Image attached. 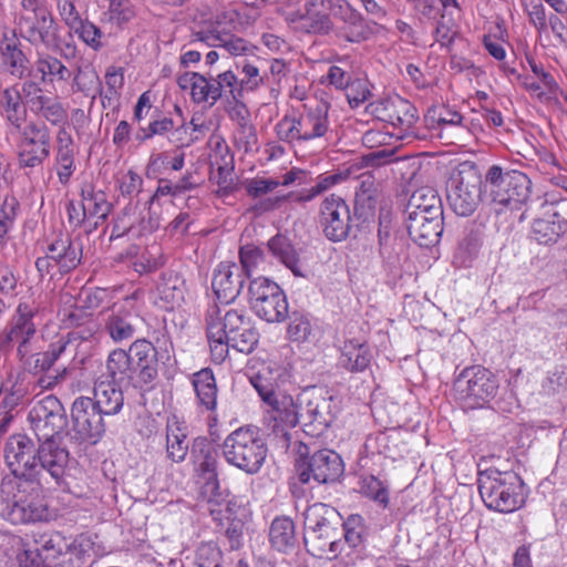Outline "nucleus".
<instances>
[{
	"label": "nucleus",
	"mask_w": 567,
	"mask_h": 567,
	"mask_svg": "<svg viewBox=\"0 0 567 567\" xmlns=\"http://www.w3.org/2000/svg\"><path fill=\"white\" fill-rule=\"evenodd\" d=\"M35 66L43 83L68 82L72 75L61 60L50 54L39 55Z\"/></svg>",
	"instance_id": "obj_48"
},
{
	"label": "nucleus",
	"mask_w": 567,
	"mask_h": 567,
	"mask_svg": "<svg viewBox=\"0 0 567 567\" xmlns=\"http://www.w3.org/2000/svg\"><path fill=\"white\" fill-rule=\"evenodd\" d=\"M39 442L23 433L12 434L4 445V461L11 475L9 478H34Z\"/></svg>",
	"instance_id": "obj_13"
},
{
	"label": "nucleus",
	"mask_w": 567,
	"mask_h": 567,
	"mask_svg": "<svg viewBox=\"0 0 567 567\" xmlns=\"http://www.w3.org/2000/svg\"><path fill=\"white\" fill-rule=\"evenodd\" d=\"M226 462L247 474H256L261 468L267 446L258 431L252 427H239L231 432L221 445Z\"/></svg>",
	"instance_id": "obj_3"
},
{
	"label": "nucleus",
	"mask_w": 567,
	"mask_h": 567,
	"mask_svg": "<svg viewBox=\"0 0 567 567\" xmlns=\"http://www.w3.org/2000/svg\"><path fill=\"white\" fill-rule=\"evenodd\" d=\"M193 41L204 42L208 47L223 48L233 55H240L249 50L244 39L221 32L217 28L195 31L193 33Z\"/></svg>",
	"instance_id": "obj_37"
},
{
	"label": "nucleus",
	"mask_w": 567,
	"mask_h": 567,
	"mask_svg": "<svg viewBox=\"0 0 567 567\" xmlns=\"http://www.w3.org/2000/svg\"><path fill=\"white\" fill-rule=\"evenodd\" d=\"M193 567H224L223 553L214 543H204L195 553Z\"/></svg>",
	"instance_id": "obj_59"
},
{
	"label": "nucleus",
	"mask_w": 567,
	"mask_h": 567,
	"mask_svg": "<svg viewBox=\"0 0 567 567\" xmlns=\"http://www.w3.org/2000/svg\"><path fill=\"white\" fill-rule=\"evenodd\" d=\"M3 62L10 68V74L22 79L25 75L28 58L16 42H8L1 49Z\"/></svg>",
	"instance_id": "obj_56"
},
{
	"label": "nucleus",
	"mask_w": 567,
	"mask_h": 567,
	"mask_svg": "<svg viewBox=\"0 0 567 567\" xmlns=\"http://www.w3.org/2000/svg\"><path fill=\"white\" fill-rule=\"evenodd\" d=\"M248 293L251 309L260 319L275 323L288 317L286 295L275 281L258 277L250 281Z\"/></svg>",
	"instance_id": "obj_10"
},
{
	"label": "nucleus",
	"mask_w": 567,
	"mask_h": 567,
	"mask_svg": "<svg viewBox=\"0 0 567 567\" xmlns=\"http://www.w3.org/2000/svg\"><path fill=\"white\" fill-rule=\"evenodd\" d=\"M301 425L303 431L313 436H321L332 424L337 415V404L332 396L320 392H306L300 396Z\"/></svg>",
	"instance_id": "obj_12"
},
{
	"label": "nucleus",
	"mask_w": 567,
	"mask_h": 567,
	"mask_svg": "<svg viewBox=\"0 0 567 567\" xmlns=\"http://www.w3.org/2000/svg\"><path fill=\"white\" fill-rule=\"evenodd\" d=\"M246 276L235 262H220L214 272L212 288L221 303L233 302L240 293Z\"/></svg>",
	"instance_id": "obj_21"
},
{
	"label": "nucleus",
	"mask_w": 567,
	"mask_h": 567,
	"mask_svg": "<svg viewBox=\"0 0 567 567\" xmlns=\"http://www.w3.org/2000/svg\"><path fill=\"white\" fill-rule=\"evenodd\" d=\"M137 317L124 309H114L105 319L104 330L114 342L131 340L136 332Z\"/></svg>",
	"instance_id": "obj_36"
},
{
	"label": "nucleus",
	"mask_w": 567,
	"mask_h": 567,
	"mask_svg": "<svg viewBox=\"0 0 567 567\" xmlns=\"http://www.w3.org/2000/svg\"><path fill=\"white\" fill-rule=\"evenodd\" d=\"M279 185V181L264 177L247 178L243 182V187L245 188L246 194L254 199L271 193Z\"/></svg>",
	"instance_id": "obj_64"
},
{
	"label": "nucleus",
	"mask_w": 567,
	"mask_h": 567,
	"mask_svg": "<svg viewBox=\"0 0 567 567\" xmlns=\"http://www.w3.org/2000/svg\"><path fill=\"white\" fill-rule=\"evenodd\" d=\"M43 485L35 478H9L6 475L0 484V498L4 505L2 517L14 525L45 519L48 507L40 499Z\"/></svg>",
	"instance_id": "obj_1"
},
{
	"label": "nucleus",
	"mask_w": 567,
	"mask_h": 567,
	"mask_svg": "<svg viewBox=\"0 0 567 567\" xmlns=\"http://www.w3.org/2000/svg\"><path fill=\"white\" fill-rule=\"evenodd\" d=\"M20 35L32 45L55 47L59 43V27L40 0H22L18 18Z\"/></svg>",
	"instance_id": "obj_6"
},
{
	"label": "nucleus",
	"mask_w": 567,
	"mask_h": 567,
	"mask_svg": "<svg viewBox=\"0 0 567 567\" xmlns=\"http://www.w3.org/2000/svg\"><path fill=\"white\" fill-rule=\"evenodd\" d=\"M378 197H355L353 221L355 227H363L374 220Z\"/></svg>",
	"instance_id": "obj_61"
},
{
	"label": "nucleus",
	"mask_w": 567,
	"mask_h": 567,
	"mask_svg": "<svg viewBox=\"0 0 567 567\" xmlns=\"http://www.w3.org/2000/svg\"><path fill=\"white\" fill-rule=\"evenodd\" d=\"M378 243L383 262L390 268H396L400 265L403 245L402 240L392 231L388 215L379 217Z\"/></svg>",
	"instance_id": "obj_31"
},
{
	"label": "nucleus",
	"mask_w": 567,
	"mask_h": 567,
	"mask_svg": "<svg viewBox=\"0 0 567 567\" xmlns=\"http://www.w3.org/2000/svg\"><path fill=\"white\" fill-rule=\"evenodd\" d=\"M350 173L347 171L344 173H334L331 175H320L318 177V182L315 186L309 189H303L298 194L289 193L282 196L267 197L260 199L257 204H255L250 210L260 215L271 210H275L281 206V204L288 199H292L296 203L302 204L312 200L323 192L328 190L330 187L339 184L344 181Z\"/></svg>",
	"instance_id": "obj_18"
},
{
	"label": "nucleus",
	"mask_w": 567,
	"mask_h": 567,
	"mask_svg": "<svg viewBox=\"0 0 567 567\" xmlns=\"http://www.w3.org/2000/svg\"><path fill=\"white\" fill-rule=\"evenodd\" d=\"M104 17L110 23L122 28L135 17V10L130 0H110Z\"/></svg>",
	"instance_id": "obj_57"
},
{
	"label": "nucleus",
	"mask_w": 567,
	"mask_h": 567,
	"mask_svg": "<svg viewBox=\"0 0 567 567\" xmlns=\"http://www.w3.org/2000/svg\"><path fill=\"white\" fill-rule=\"evenodd\" d=\"M237 76L231 71H225L217 76L199 74L198 82L193 89V102L196 104L208 103L214 105L223 96L234 95Z\"/></svg>",
	"instance_id": "obj_20"
},
{
	"label": "nucleus",
	"mask_w": 567,
	"mask_h": 567,
	"mask_svg": "<svg viewBox=\"0 0 567 567\" xmlns=\"http://www.w3.org/2000/svg\"><path fill=\"white\" fill-rule=\"evenodd\" d=\"M82 204L86 210L87 218L96 217L93 225H89L87 233L96 229L99 221H104L112 210V204L107 200L106 194L102 190H94L91 185H86L81 192Z\"/></svg>",
	"instance_id": "obj_43"
},
{
	"label": "nucleus",
	"mask_w": 567,
	"mask_h": 567,
	"mask_svg": "<svg viewBox=\"0 0 567 567\" xmlns=\"http://www.w3.org/2000/svg\"><path fill=\"white\" fill-rule=\"evenodd\" d=\"M406 228L412 240L419 246H434L443 233V215H408Z\"/></svg>",
	"instance_id": "obj_25"
},
{
	"label": "nucleus",
	"mask_w": 567,
	"mask_h": 567,
	"mask_svg": "<svg viewBox=\"0 0 567 567\" xmlns=\"http://www.w3.org/2000/svg\"><path fill=\"white\" fill-rule=\"evenodd\" d=\"M298 117L301 142L317 141L329 132V105L320 102L307 107Z\"/></svg>",
	"instance_id": "obj_28"
},
{
	"label": "nucleus",
	"mask_w": 567,
	"mask_h": 567,
	"mask_svg": "<svg viewBox=\"0 0 567 567\" xmlns=\"http://www.w3.org/2000/svg\"><path fill=\"white\" fill-rule=\"evenodd\" d=\"M339 535L337 528H320V530L307 532L303 537L306 545H309L312 549V554L322 556L327 553L333 554L334 556L340 550V540L337 538Z\"/></svg>",
	"instance_id": "obj_45"
},
{
	"label": "nucleus",
	"mask_w": 567,
	"mask_h": 567,
	"mask_svg": "<svg viewBox=\"0 0 567 567\" xmlns=\"http://www.w3.org/2000/svg\"><path fill=\"white\" fill-rule=\"evenodd\" d=\"M530 192L532 182L523 172L493 165L485 175L484 195L492 203L517 208L529 199Z\"/></svg>",
	"instance_id": "obj_5"
},
{
	"label": "nucleus",
	"mask_w": 567,
	"mask_h": 567,
	"mask_svg": "<svg viewBox=\"0 0 567 567\" xmlns=\"http://www.w3.org/2000/svg\"><path fill=\"white\" fill-rule=\"evenodd\" d=\"M434 33L435 40L442 47L450 45L453 42L457 33V24L452 18V12L450 10L440 14V19L436 21Z\"/></svg>",
	"instance_id": "obj_62"
},
{
	"label": "nucleus",
	"mask_w": 567,
	"mask_h": 567,
	"mask_svg": "<svg viewBox=\"0 0 567 567\" xmlns=\"http://www.w3.org/2000/svg\"><path fill=\"white\" fill-rule=\"evenodd\" d=\"M192 384L198 400V405L208 412H214L217 406L218 389L213 371L209 368H204L195 372L192 377Z\"/></svg>",
	"instance_id": "obj_39"
},
{
	"label": "nucleus",
	"mask_w": 567,
	"mask_h": 567,
	"mask_svg": "<svg viewBox=\"0 0 567 567\" xmlns=\"http://www.w3.org/2000/svg\"><path fill=\"white\" fill-rule=\"evenodd\" d=\"M280 9L287 21L299 23L309 33L324 35L332 29L324 0H281Z\"/></svg>",
	"instance_id": "obj_11"
},
{
	"label": "nucleus",
	"mask_w": 567,
	"mask_h": 567,
	"mask_svg": "<svg viewBox=\"0 0 567 567\" xmlns=\"http://www.w3.org/2000/svg\"><path fill=\"white\" fill-rule=\"evenodd\" d=\"M429 114L431 118L437 123L441 133L446 128H455L457 131L464 130V126L462 125L463 116L456 111H452L446 107H433L429 111Z\"/></svg>",
	"instance_id": "obj_63"
},
{
	"label": "nucleus",
	"mask_w": 567,
	"mask_h": 567,
	"mask_svg": "<svg viewBox=\"0 0 567 567\" xmlns=\"http://www.w3.org/2000/svg\"><path fill=\"white\" fill-rule=\"evenodd\" d=\"M338 512L326 504L315 503L307 507L303 513V523L307 532L320 530V528L333 527V520L338 517Z\"/></svg>",
	"instance_id": "obj_49"
},
{
	"label": "nucleus",
	"mask_w": 567,
	"mask_h": 567,
	"mask_svg": "<svg viewBox=\"0 0 567 567\" xmlns=\"http://www.w3.org/2000/svg\"><path fill=\"white\" fill-rule=\"evenodd\" d=\"M102 84L100 76L92 65L79 66L73 78V91L83 93L85 96L95 99L96 91Z\"/></svg>",
	"instance_id": "obj_52"
},
{
	"label": "nucleus",
	"mask_w": 567,
	"mask_h": 567,
	"mask_svg": "<svg viewBox=\"0 0 567 567\" xmlns=\"http://www.w3.org/2000/svg\"><path fill=\"white\" fill-rule=\"evenodd\" d=\"M48 254L61 272H69L78 267L82 257V245L69 235L61 236L48 246Z\"/></svg>",
	"instance_id": "obj_30"
},
{
	"label": "nucleus",
	"mask_w": 567,
	"mask_h": 567,
	"mask_svg": "<svg viewBox=\"0 0 567 567\" xmlns=\"http://www.w3.org/2000/svg\"><path fill=\"white\" fill-rule=\"evenodd\" d=\"M206 323L220 327L231 348L240 353L249 354L258 344L259 333L244 309H229L221 316L220 309L213 306L207 311Z\"/></svg>",
	"instance_id": "obj_7"
},
{
	"label": "nucleus",
	"mask_w": 567,
	"mask_h": 567,
	"mask_svg": "<svg viewBox=\"0 0 567 567\" xmlns=\"http://www.w3.org/2000/svg\"><path fill=\"white\" fill-rule=\"evenodd\" d=\"M128 349L140 388L152 383L158 375V352L156 348L146 339H137Z\"/></svg>",
	"instance_id": "obj_23"
},
{
	"label": "nucleus",
	"mask_w": 567,
	"mask_h": 567,
	"mask_svg": "<svg viewBox=\"0 0 567 567\" xmlns=\"http://www.w3.org/2000/svg\"><path fill=\"white\" fill-rule=\"evenodd\" d=\"M70 350V348L58 340L47 351L30 357L25 364L29 365L30 371L33 373L49 372L59 359L66 358L72 360V357H69Z\"/></svg>",
	"instance_id": "obj_46"
},
{
	"label": "nucleus",
	"mask_w": 567,
	"mask_h": 567,
	"mask_svg": "<svg viewBox=\"0 0 567 567\" xmlns=\"http://www.w3.org/2000/svg\"><path fill=\"white\" fill-rule=\"evenodd\" d=\"M131 358L130 350L115 349L111 351L106 360V371L112 382L118 384L130 383L135 388H140L134 363Z\"/></svg>",
	"instance_id": "obj_34"
},
{
	"label": "nucleus",
	"mask_w": 567,
	"mask_h": 567,
	"mask_svg": "<svg viewBox=\"0 0 567 567\" xmlns=\"http://www.w3.org/2000/svg\"><path fill=\"white\" fill-rule=\"evenodd\" d=\"M267 246L269 251L290 269L296 277H305L298 254L286 236L278 234L271 237Z\"/></svg>",
	"instance_id": "obj_44"
},
{
	"label": "nucleus",
	"mask_w": 567,
	"mask_h": 567,
	"mask_svg": "<svg viewBox=\"0 0 567 567\" xmlns=\"http://www.w3.org/2000/svg\"><path fill=\"white\" fill-rule=\"evenodd\" d=\"M37 458L35 480L42 484H49V475L56 485L64 480L65 470L70 461V453L63 445L62 436L41 439Z\"/></svg>",
	"instance_id": "obj_14"
},
{
	"label": "nucleus",
	"mask_w": 567,
	"mask_h": 567,
	"mask_svg": "<svg viewBox=\"0 0 567 567\" xmlns=\"http://www.w3.org/2000/svg\"><path fill=\"white\" fill-rule=\"evenodd\" d=\"M372 354L365 341L350 339L341 350V363L350 372H362L371 363Z\"/></svg>",
	"instance_id": "obj_42"
},
{
	"label": "nucleus",
	"mask_w": 567,
	"mask_h": 567,
	"mask_svg": "<svg viewBox=\"0 0 567 567\" xmlns=\"http://www.w3.org/2000/svg\"><path fill=\"white\" fill-rule=\"evenodd\" d=\"M382 121L400 128L403 136L414 134V125L419 120L417 111L413 104L402 97L388 100L381 104Z\"/></svg>",
	"instance_id": "obj_26"
},
{
	"label": "nucleus",
	"mask_w": 567,
	"mask_h": 567,
	"mask_svg": "<svg viewBox=\"0 0 567 567\" xmlns=\"http://www.w3.org/2000/svg\"><path fill=\"white\" fill-rule=\"evenodd\" d=\"M498 388L496 375L482 365L463 369L453 382L455 400L471 410L486 406L496 396Z\"/></svg>",
	"instance_id": "obj_4"
},
{
	"label": "nucleus",
	"mask_w": 567,
	"mask_h": 567,
	"mask_svg": "<svg viewBox=\"0 0 567 567\" xmlns=\"http://www.w3.org/2000/svg\"><path fill=\"white\" fill-rule=\"evenodd\" d=\"M408 215H443V205L436 189L423 186L412 193L406 205Z\"/></svg>",
	"instance_id": "obj_40"
},
{
	"label": "nucleus",
	"mask_w": 567,
	"mask_h": 567,
	"mask_svg": "<svg viewBox=\"0 0 567 567\" xmlns=\"http://www.w3.org/2000/svg\"><path fill=\"white\" fill-rule=\"evenodd\" d=\"M29 420L37 440L61 437L60 432L66 425L65 410L54 395L37 402L29 412Z\"/></svg>",
	"instance_id": "obj_15"
},
{
	"label": "nucleus",
	"mask_w": 567,
	"mask_h": 567,
	"mask_svg": "<svg viewBox=\"0 0 567 567\" xmlns=\"http://www.w3.org/2000/svg\"><path fill=\"white\" fill-rule=\"evenodd\" d=\"M68 321L73 329L60 341L71 350L69 357L75 359L80 346L89 341L99 330V323L93 318L85 315L82 310L71 311L68 315Z\"/></svg>",
	"instance_id": "obj_29"
},
{
	"label": "nucleus",
	"mask_w": 567,
	"mask_h": 567,
	"mask_svg": "<svg viewBox=\"0 0 567 567\" xmlns=\"http://www.w3.org/2000/svg\"><path fill=\"white\" fill-rule=\"evenodd\" d=\"M481 241L482 236L477 228L472 227L467 229L458 243L455 259L458 260L462 266H467L477 255Z\"/></svg>",
	"instance_id": "obj_53"
},
{
	"label": "nucleus",
	"mask_w": 567,
	"mask_h": 567,
	"mask_svg": "<svg viewBox=\"0 0 567 567\" xmlns=\"http://www.w3.org/2000/svg\"><path fill=\"white\" fill-rule=\"evenodd\" d=\"M91 402L106 416L117 414L124 404L121 388L115 382L101 381L95 383Z\"/></svg>",
	"instance_id": "obj_35"
},
{
	"label": "nucleus",
	"mask_w": 567,
	"mask_h": 567,
	"mask_svg": "<svg viewBox=\"0 0 567 567\" xmlns=\"http://www.w3.org/2000/svg\"><path fill=\"white\" fill-rule=\"evenodd\" d=\"M200 497L207 503V511L217 526L224 528V516L230 514L228 492L220 488L219 480L203 482L200 484Z\"/></svg>",
	"instance_id": "obj_32"
},
{
	"label": "nucleus",
	"mask_w": 567,
	"mask_h": 567,
	"mask_svg": "<svg viewBox=\"0 0 567 567\" xmlns=\"http://www.w3.org/2000/svg\"><path fill=\"white\" fill-rule=\"evenodd\" d=\"M312 332V324L307 315L293 311L289 316V324L287 328V334L289 340L293 342H303L308 340Z\"/></svg>",
	"instance_id": "obj_58"
},
{
	"label": "nucleus",
	"mask_w": 567,
	"mask_h": 567,
	"mask_svg": "<svg viewBox=\"0 0 567 567\" xmlns=\"http://www.w3.org/2000/svg\"><path fill=\"white\" fill-rule=\"evenodd\" d=\"M269 542L278 551L293 550L298 544L293 520L287 516L275 518L269 528Z\"/></svg>",
	"instance_id": "obj_41"
},
{
	"label": "nucleus",
	"mask_w": 567,
	"mask_h": 567,
	"mask_svg": "<svg viewBox=\"0 0 567 567\" xmlns=\"http://www.w3.org/2000/svg\"><path fill=\"white\" fill-rule=\"evenodd\" d=\"M190 458L200 484L219 480L218 451L208 439L198 436L193 441Z\"/></svg>",
	"instance_id": "obj_24"
},
{
	"label": "nucleus",
	"mask_w": 567,
	"mask_h": 567,
	"mask_svg": "<svg viewBox=\"0 0 567 567\" xmlns=\"http://www.w3.org/2000/svg\"><path fill=\"white\" fill-rule=\"evenodd\" d=\"M0 112L3 118L14 128L21 130L27 118V107L17 85L2 90L0 95Z\"/></svg>",
	"instance_id": "obj_38"
},
{
	"label": "nucleus",
	"mask_w": 567,
	"mask_h": 567,
	"mask_svg": "<svg viewBox=\"0 0 567 567\" xmlns=\"http://www.w3.org/2000/svg\"><path fill=\"white\" fill-rule=\"evenodd\" d=\"M484 194V182L475 166H465L453 174L446 186V198L458 216H471Z\"/></svg>",
	"instance_id": "obj_8"
},
{
	"label": "nucleus",
	"mask_w": 567,
	"mask_h": 567,
	"mask_svg": "<svg viewBox=\"0 0 567 567\" xmlns=\"http://www.w3.org/2000/svg\"><path fill=\"white\" fill-rule=\"evenodd\" d=\"M28 394V388L18 377H10L0 388V410L12 412L22 404Z\"/></svg>",
	"instance_id": "obj_51"
},
{
	"label": "nucleus",
	"mask_w": 567,
	"mask_h": 567,
	"mask_svg": "<svg viewBox=\"0 0 567 567\" xmlns=\"http://www.w3.org/2000/svg\"><path fill=\"white\" fill-rule=\"evenodd\" d=\"M319 217L324 236L334 243L347 239L354 226L349 205L336 194L322 200Z\"/></svg>",
	"instance_id": "obj_16"
},
{
	"label": "nucleus",
	"mask_w": 567,
	"mask_h": 567,
	"mask_svg": "<svg viewBox=\"0 0 567 567\" xmlns=\"http://www.w3.org/2000/svg\"><path fill=\"white\" fill-rule=\"evenodd\" d=\"M252 383L262 401L272 408L275 413L272 417L275 421H279L291 427L301 424L300 398L298 399V403H295L290 395H282L281 399H279L278 394L275 392L274 384L269 382L265 383L260 374L257 375Z\"/></svg>",
	"instance_id": "obj_19"
},
{
	"label": "nucleus",
	"mask_w": 567,
	"mask_h": 567,
	"mask_svg": "<svg viewBox=\"0 0 567 567\" xmlns=\"http://www.w3.org/2000/svg\"><path fill=\"white\" fill-rule=\"evenodd\" d=\"M567 231V220L557 212L536 218L532 225V238L540 245H555Z\"/></svg>",
	"instance_id": "obj_33"
},
{
	"label": "nucleus",
	"mask_w": 567,
	"mask_h": 567,
	"mask_svg": "<svg viewBox=\"0 0 567 567\" xmlns=\"http://www.w3.org/2000/svg\"><path fill=\"white\" fill-rule=\"evenodd\" d=\"M206 334L213 362L216 364L223 363L228 355L229 348H231L226 334L221 333L220 327L210 326L209 323H206Z\"/></svg>",
	"instance_id": "obj_55"
},
{
	"label": "nucleus",
	"mask_w": 567,
	"mask_h": 567,
	"mask_svg": "<svg viewBox=\"0 0 567 567\" xmlns=\"http://www.w3.org/2000/svg\"><path fill=\"white\" fill-rule=\"evenodd\" d=\"M71 417L76 440L95 444L103 436L107 416L100 413L91 402V398H78L72 404Z\"/></svg>",
	"instance_id": "obj_17"
},
{
	"label": "nucleus",
	"mask_w": 567,
	"mask_h": 567,
	"mask_svg": "<svg viewBox=\"0 0 567 567\" xmlns=\"http://www.w3.org/2000/svg\"><path fill=\"white\" fill-rule=\"evenodd\" d=\"M35 309L28 303H20L16 313L0 334V350L8 352L12 349L13 342L30 340L35 331L33 317Z\"/></svg>",
	"instance_id": "obj_22"
},
{
	"label": "nucleus",
	"mask_w": 567,
	"mask_h": 567,
	"mask_svg": "<svg viewBox=\"0 0 567 567\" xmlns=\"http://www.w3.org/2000/svg\"><path fill=\"white\" fill-rule=\"evenodd\" d=\"M478 492L484 504L499 513H512L525 503L524 482L513 471L491 468L481 472Z\"/></svg>",
	"instance_id": "obj_2"
},
{
	"label": "nucleus",
	"mask_w": 567,
	"mask_h": 567,
	"mask_svg": "<svg viewBox=\"0 0 567 567\" xmlns=\"http://www.w3.org/2000/svg\"><path fill=\"white\" fill-rule=\"evenodd\" d=\"M20 141L19 142V165L20 167H37L50 155V141Z\"/></svg>",
	"instance_id": "obj_50"
},
{
	"label": "nucleus",
	"mask_w": 567,
	"mask_h": 567,
	"mask_svg": "<svg viewBox=\"0 0 567 567\" xmlns=\"http://www.w3.org/2000/svg\"><path fill=\"white\" fill-rule=\"evenodd\" d=\"M336 23H332L331 31L339 40L351 43H360L369 39L372 34L371 28L361 17V14L350 7H340V17Z\"/></svg>",
	"instance_id": "obj_27"
},
{
	"label": "nucleus",
	"mask_w": 567,
	"mask_h": 567,
	"mask_svg": "<svg viewBox=\"0 0 567 567\" xmlns=\"http://www.w3.org/2000/svg\"><path fill=\"white\" fill-rule=\"evenodd\" d=\"M187 433L177 421L166 426V451L173 462H183L188 453Z\"/></svg>",
	"instance_id": "obj_47"
},
{
	"label": "nucleus",
	"mask_w": 567,
	"mask_h": 567,
	"mask_svg": "<svg viewBox=\"0 0 567 567\" xmlns=\"http://www.w3.org/2000/svg\"><path fill=\"white\" fill-rule=\"evenodd\" d=\"M38 543L39 547L34 551L32 550V555H39V560L44 563L48 559H55L69 548V545L60 533L42 535Z\"/></svg>",
	"instance_id": "obj_54"
},
{
	"label": "nucleus",
	"mask_w": 567,
	"mask_h": 567,
	"mask_svg": "<svg viewBox=\"0 0 567 567\" xmlns=\"http://www.w3.org/2000/svg\"><path fill=\"white\" fill-rule=\"evenodd\" d=\"M361 493L383 507H386L389 504L388 485L373 475L362 480Z\"/></svg>",
	"instance_id": "obj_60"
},
{
	"label": "nucleus",
	"mask_w": 567,
	"mask_h": 567,
	"mask_svg": "<svg viewBox=\"0 0 567 567\" xmlns=\"http://www.w3.org/2000/svg\"><path fill=\"white\" fill-rule=\"evenodd\" d=\"M295 466L302 484H309L311 480L317 484L336 483L344 472L341 456L329 449L300 453Z\"/></svg>",
	"instance_id": "obj_9"
}]
</instances>
